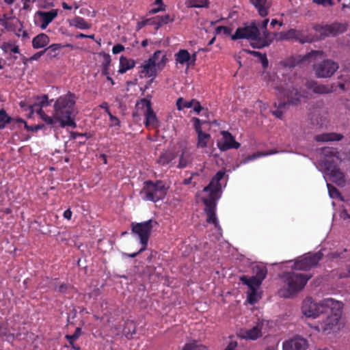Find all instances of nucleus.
Here are the masks:
<instances>
[{"label": "nucleus", "mask_w": 350, "mask_h": 350, "mask_svg": "<svg viewBox=\"0 0 350 350\" xmlns=\"http://www.w3.org/2000/svg\"><path fill=\"white\" fill-rule=\"evenodd\" d=\"M77 96L75 94L68 92L66 94L59 96L53 105L55 117L59 119V126L62 128L67 126L75 129L77 123L75 118V104Z\"/></svg>", "instance_id": "1"}, {"label": "nucleus", "mask_w": 350, "mask_h": 350, "mask_svg": "<svg viewBox=\"0 0 350 350\" xmlns=\"http://www.w3.org/2000/svg\"><path fill=\"white\" fill-rule=\"evenodd\" d=\"M277 33L265 31L260 36V32L255 21L245 27H239L234 34L231 36L232 40L238 39L251 40L250 45L254 49H262L269 46L274 40Z\"/></svg>", "instance_id": "2"}, {"label": "nucleus", "mask_w": 350, "mask_h": 350, "mask_svg": "<svg viewBox=\"0 0 350 350\" xmlns=\"http://www.w3.org/2000/svg\"><path fill=\"white\" fill-rule=\"evenodd\" d=\"M323 153L325 155L323 163L332 181L335 183L338 186H345V174L341 172L336 163V161L338 159L337 155L338 152L334 148H325L323 150Z\"/></svg>", "instance_id": "3"}, {"label": "nucleus", "mask_w": 350, "mask_h": 350, "mask_svg": "<svg viewBox=\"0 0 350 350\" xmlns=\"http://www.w3.org/2000/svg\"><path fill=\"white\" fill-rule=\"evenodd\" d=\"M278 96L287 98L286 102H280L278 104L274 103L275 110L272 111L273 115L282 120L284 113L286 111L287 106L289 105H297L300 103V99L305 96V92L300 89L292 87L291 89L284 90L282 88L277 87Z\"/></svg>", "instance_id": "4"}, {"label": "nucleus", "mask_w": 350, "mask_h": 350, "mask_svg": "<svg viewBox=\"0 0 350 350\" xmlns=\"http://www.w3.org/2000/svg\"><path fill=\"white\" fill-rule=\"evenodd\" d=\"M33 98L32 104L26 105L23 102V111L29 110L31 113L36 112L46 124L54 127L57 122H59V119L55 117V111H53V116H49L42 110V107L49 106L53 99L49 100L47 94L36 95Z\"/></svg>", "instance_id": "5"}, {"label": "nucleus", "mask_w": 350, "mask_h": 350, "mask_svg": "<svg viewBox=\"0 0 350 350\" xmlns=\"http://www.w3.org/2000/svg\"><path fill=\"white\" fill-rule=\"evenodd\" d=\"M167 190L168 187L163 180H148L144 182L139 195L145 201L157 202L165 198Z\"/></svg>", "instance_id": "6"}, {"label": "nucleus", "mask_w": 350, "mask_h": 350, "mask_svg": "<svg viewBox=\"0 0 350 350\" xmlns=\"http://www.w3.org/2000/svg\"><path fill=\"white\" fill-rule=\"evenodd\" d=\"M340 306V301L332 298L324 299L319 303L313 302L312 298H308L304 301L301 310L306 317L316 318L321 313L327 312V308H338Z\"/></svg>", "instance_id": "7"}, {"label": "nucleus", "mask_w": 350, "mask_h": 350, "mask_svg": "<svg viewBox=\"0 0 350 350\" xmlns=\"http://www.w3.org/2000/svg\"><path fill=\"white\" fill-rule=\"evenodd\" d=\"M311 278V274L297 273L293 271L284 273L282 279L286 286V294L284 296L288 297L301 291Z\"/></svg>", "instance_id": "8"}, {"label": "nucleus", "mask_w": 350, "mask_h": 350, "mask_svg": "<svg viewBox=\"0 0 350 350\" xmlns=\"http://www.w3.org/2000/svg\"><path fill=\"white\" fill-rule=\"evenodd\" d=\"M157 222L152 219H148L144 222L132 223L131 231L132 233L137 235L139 239L140 243L142 247L141 251H144L148 245V239L151 235L154 226L157 225Z\"/></svg>", "instance_id": "9"}, {"label": "nucleus", "mask_w": 350, "mask_h": 350, "mask_svg": "<svg viewBox=\"0 0 350 350\" xmlns=\"http://www.w3.org/2000/svg\"><path fill=\"white\" fill-rule=\"evenodd\" d=\"M342 304L340 302V307L338 308H327V311L328 315L327 317L320 322L317 326L316 329L319 332H329L334 327H336L341 317Z\"/></svg>", "instance_id": "10"}, {"label": "nucleus", "mask_w": 350, "mask_h": 350, "mask_svg": "<svg viewBox=\"0 0 350 350\" xmlns=\"http://www.w3.org/2000/svg\"><path fill=\"white\" fill-rule=\"evenodd\" d=\"M323 254L321 252L304 255L297 258L294 263V269L296 270L308 271L316 267L322 259Z\"/></svg>", "instance_id": "11"}, {"label": "nucleus", "mask_w": 350, "mask_h": 350, "mask_svg": "<svg viewBox=\"0 0 350 350\" xmlns=\"http://www.w3.org/2000/svg\"><path fill=\"white\" fill-rule=\"evenodd\" d=\"M313 68L317 77L328 78L335 73L339 66L337 62L327 59L320 63L314 64Z\"/></svg>", "instance_id": "12"}, {"label": "nucleus", "mask_w": 350, "mask_h": 350, "mask_svg": "<svg viewBox=\"0 0 350 350\" xmlns=\"http://www.w3.org/2000/svg\"><path fill=\"white\" fill-rule=\"evenodd\" d=\"M348 27L347 23H333L330 25H317L314 29L323 36H336L338 34L342 33L347 31Z\"/></svg>", "instance_id": "13"}, {"label": "nucleus", "mask_w": 350, "mask_h": 350, "mask_svg": "<svg viewBox=\"0 0 350 350\" xmlns=\"http://www.w3.org/2000/svg\"><path fill=\"white\" fill-rule=\"evenodd\" d=\"M263 322L258 321L256 324L252 328L241 329L237 334L239 338L245 340H255L260 338L262 334V329L263 327Z\"/></svg>", "instance_id": "14"}, {"label": "nucleus", "mask_w": 350, "mask_h": 350, "mask_svg": "<svg viewBox=\"0 0 350 350\" xmlns=\"http://www.w3.org/2000/svg\"><path fill=\"white\" fill-rule=\"evenodd\" d=\"M222 140L217 142V147L221 151L230 149H238L241 144L235 140L234 137L228 131H221Z\"/></svg>", "instance_id": "15"}, {"label": "nucleus", "mask_w": 350, "mask_h": 350, "mask_svg": "<svg viewBox=\"0 0 350 350\" xmlns=\"http://www.w3.org/2000/svg\"><path fill=\"white\" fill-rule=\"evenodd\" d=\"M142 102L144 103L146 107L144 122L146 127L152 126L153 128H157L159 126V122L155 112L152 108L151 102L146 98L142 99Z\"/></svg>", "instance_id": "16"}, {"label": "nucleus", "mask_w": 350, "mask_h": 350, "mask_svg": "<svg viewBox=\"0 0 350 350\" xmlns=\"http://www.w3.org/2000/svg\"><path fill=\"white\" fill-rule=\"evenodd\" d=\"M282 347L283 350H306L308 343L304 338L297 336L286 340Z\"/></svg>", "instance_id": "17"}, {"label": "nucleus", "mask_w": 350, "mask_h": 350, "mask_svg": "<svg viewBox=\"0 0 350 350\" xmlns=\"http://www.w3.org/2000/svg\"><path fill=\"white\" fill-rule=\"evenodd\" d=\"M306 86L307 87L308 89L312 90L314 93L319 94H329L336 90L334 84H319L317 81H306Z\"/></svg>", "instance_id": "18"}, {"label": "nucleus", "mask_w": 350, "mask_h": 350, "mask_svg": "<svg viewBox=\"0 0 350 350\" xmlns=\"http://www.w3.org/2000/svg\"><path fill=\"white\" fill-rule=\"evenodd\" d=\"M225 172L219 171L213 177L209 184L203 189L204 192H213V193H219L221 189L220 180L224 178Z\"/></svg>", "instance_id": "19"}, {"label": "nucleus", "mask_w": 350, "mask_h": 350, "mask_svg": "<svg viewBox=\"0 0 350 350\" xmlns=\"http://www.w3.org/2000/svg\"><path fill=\"white\" fill-rule=\"evenodd\" d=\"M250 3L257 10L261 17H266L269 14L271 4L268 0H250Z\"/></svg>", "instance_id": "20"}, {"label": "nucleus", "mask_w": 350, "mask_h": 350, "mask_svg": "<svg viewBox=\"0 0 350 350\" xmlns=\"http://www.w3.org/2000/svg\"><path fill=\"white\" fill-rule=\"evenodd\" d=\"M156 65L152 63L151 59H148L141 66L142 70L139 71L141 77H153L157 75Z\"/></svg>", "instance_id": "21"}, {"label": "nucleus", "mask_w": 350, "mask_h": 350, "mask_svg": "<svg viewBox=\"0 0 350 350\" xmlns=\"http://www.w3.org/2000/svg\"><path fill=\"white\" fill-rule=\"evenodd\" d=\"M37 14L41 19V27L45 29L57 16V11L56 10H52L49 12L38 11Z\"/></svg>", "instance_id": "22"}, {"label": "nucleus", "mask_w": 350, "mask_h": 350, "mask_svg": "<svg viewBox=\"0 0 350 350\" xmlns=\"http://www.w3.org/2000/svg\"><path fill=\"white\" fill-rule=\"evenodd\" d=\"M208 193V196L202 200L205 205V213L216 211V200L219 198V193Z\"/></svg>", "instance_id": "23"}, {"label": "nucleus", "mask_w": 350, "mask_h": 350, "mask_svg": "<svg viewBox=\"0 0 350 350\" xmlns=\"http://www.w3.org/2000/svg\"><path fill=\"white\" fill-rule=\"evenodd\" d=\"M343 138V135L340 133H322L317 135L314 137L317 142H332V141H340Z\"/></svg>", "instance_id": "24"}, {"label": "nucleus", "mask_w": 350, "mask_h": 350, "mask_svg": "<svg viewBox=\"0 0 350 350\" xmlns=\"http://www.w3.org/2000/svg\"><path fill=\"white\" fill-rule=\"evenodd\" d=\"M4 27L5 29L10 31H21L22 30V23L21 22L16 18H10L6 16Z\"/></svg>", "instance_id": "25"}, {"label": "nucleus", "mask_w": 350, "mask_h": 350, "mask_svg": "<svg viewBox=\"0 0 350 350\" xmlns=\"http://www.w3.org/2000/svg\"><path fill=\"white\" fill-rule=\"evenodd\" d=\"M135 66V62L132 59H129L123 55L120 57V68L118 72L120 74L125 73L127 70H131Z\"/></svg>", "instance_id": "26"}, {"label": "nucleus", "mask_w": 350, "mask_h": 350, "mask_svg": "<svg viewBox=\"0 0 350 350\" xmlns=\"http://www.w3.org/2000/svg\"><path fill=\"white\" fill-rule=\"evenodd\" d=\"M49 37L45 33H40L33 38L32 46L34 49L45 47L49 43Z\"/></svg>", "instance_id": "27"}, {"label": "nucleus", "mask_w": 350, "mask_h": 350, "mask_svg": "<svg viewBox=\"0 0 350 350\" xmlns=\"http://www.w3.org/2000/svg\"><path fill=\"white\" fill-rule=\"evenodd\" d=\"M240 280L243 284L247 285L249 289L258 288L262 284L261 281L254 276L249 278L243 275L240 277Z\"/></svg>", "instance_id": "28"}, {"label": "nucleus", "mask_w": 350, "mask_h": 350, "mask_svg": "<svg viewBox=\"0 0 350 350\" xmlns=\"http://www.w3.org/2000/svg\"><path fill=\"white\" fill-rule=\"evenodd\" d=\"M174 21V16L165 14L164 16H157L152 18V23L156 25V29H159L164 25Z\"/></svg>", "instance_id": "29"}, {"label": "nucleus", "mask_w": 350, "mask_h": 350, "mask_svg": "<svg viewBox=\"0 0 350 350\" xmlns=\"http://www.w3.org/2000/svg\"><path fill=\"white\" fill-rule=\"evenodd\" d=\"M174 56L176 62L182 65L188 63L191 59L190 53L186 49H180Z\"/></svg>", "instance_id": "30"}, {"label": "nucleus", "mask_w": 350, "mask_h": 350, "mask_svg": "<svg viewBox=\"0 0 350 350\" xmlns=\"http://www.w3.org/2000/svg\"><path fill=\"white\" fill-rule=\"evenodd\" d=\"M176 158L174 152L166 150L161 154L157 159V163L161 165H166Z\"/></svg>", "instance_id": "31"}, {"label": "nucleus", "mask_w": 350, "mask_h": 350, "mask_svg": "<svg viewBox=\"0 0 350 350\" xmlns=\"http://www.w3.org/2000/svg\"><path fill=\"white\" fill-rule=\"evenodd\" d=\"M64 48L62 44H52L47 48H45L44 52L46 55L50 58L53 59L58 56L59 51Z\"/></svg>", "instance_id": "32"}, {"label": "nucleus", "mask_w": 350, "mask_h": 350, "mask_svg": "<svg viewBox=\"0 0 350 350\" xmlns=\"http://www.w3.org/2000/svg\"><path fill=\"white\" fill-rule=\"evenodd\" d=\"M70 25L80 29H89L92 25L81 16L75 17L70 22Z\"/></svg>", "instance_id": "33"}, {"label": "nucleus", "mask_w": 350, "mask_h": 350, "mask_svg": "<svg viewBox=\"0 0 350 350\" xmlns=\"http://www.w3.org/2000/svg\"><path fill=\"white\" fill-rule=\"evenodd\" d=\"M338 82V86L342 90H345L346 88L350 86V70H345L340 75Z\"/></svg>", "instance_id": "34"}, {"label": "nucleus", "mask_w": 350, "mask_h": 350, "mask_svg": "<svg viewBox=\"0 0 350 350\" xmlns=\"http://www.w3.org/2000/svg\"><path fill=\"white\" fill-rule=\"evenodd\" d=\"M148 59H151L156 66L165 65L167 61L166 55L161 51H157Z\"/></svg>", "instance_id": "35"}, {"label": "nucleus", "mask_w": 350, "mask_h": 350, "mask_svg": "<svg viewBox=\"0 0 350 350\" xmlns=\"http://www.w3.org/2000/svg\"><path fill=\"white\" fill-rule=\"evenodd\" d=\"M254 277L262 282L267 274V269L262 265H256L252 268Z\"/></svg>", "instance_id": "36"}, {"label": "nucleus", "mask_w": 350, "mask_h": 350, "mask_svg": "<svg viewBox=\"0 0 350 350\" xmlns=\"http://www.w3.org/2000/svg\"><path fill=\"white\" fill-rule=\"evenodd\" d=\"M103 57V62L102 63V71L101 73L103 75H109V66L111 62V56L109 54L106 53H102L100 54Z\"/></svg>", "instance_id": "37"}, {"label": "nucleus", "mask_w": 350, "mask_h": 350, "mask_svg": "<svg viewBox=\"0 0 350 350\" xmlns=\"http://www.w3.org/2000/svg\"><path fill=\"white\" fill-rule=\"evenodd\" d=\"M191 161L192 159L190 154L186 152L185 150H183L180 156L177 167L180 169L185 168L188 165L189 163H191Z\"/></svg>", "instance_id": "38"}, {"label": "nucleus", "mask_w": 350, "mask_h": 350, "mask_svg": "<svg viewBox=\"0 0 350 350\" xmlns=\"http://www.w3.org/2000/svg\"><path fill=\"white\" fill-rule=\"evenodd\" d=\"M194 102H196V99L187 101L185 100L183 98L180 97L176 102V108L178 111H181L185 108H191L193 107Z\"/></svg>", "instance_id": "39"}, {"label": "nucleus", "mask_w": 350, "mask_h": 350, "mask_svg": "<svg viewBox=\"0 0 350 350\" xmlns=\"http://www.w3.org/2000/svg\"><path fill=\"white\" fill-rule=\"evenodd\" d=\"M210 137L211 135L208 133L204 132L198 133L197 146L201 148L207 147L208 142Z\"/></svg>", "instance_id": "40"}, {"label": "nucleus", "mask_w": 350, "mask_h": 350, "mask_svg": "<svg viewBox=\"0 0 350 350\" xmlns=\"http://www.w3.org/2000/svg\"><path fill=\"white\" fill-rule=\"evenodd\" d=\"M247 53L253 55L254 57H258V59L261 62L262 66L264 68H266L268 66V59L265 53L262 54L259 51L250 50H247Z\"/></svg>", "instance_id": "41"}, {"label": "nucleus", "mask_w": 350, "mask_h": 350, "mask_svg": "<svg viewBox=\"0 0 350 350\" xmlns=\"http://www.w3.org/2000/svg\"><path fill=\"white\" fill-rule=\"evenodd\" d=\"M208 0H187L185 5L187 8H205L208 6Z\"/></svg>", "instance_id": "42"}, {"label": "nucleus", "mask_w": 350, "mask_h": 350, "mask_svg": "<svg viewBox=\"0 0 350 350\" xmlns=\"http://www.w3.org/2000/svg\"><path fill=\"white\" fill-rule=\"evenodd\" d=\"M257 289L258 288L250 289V292L247 293V301L250 304H256L260 298Z\"/></svg>", "instance_id": "43"}, {"label": "nucleus", "mask_w": 350, "mask_h": 350, "mask_svg": "<svg viewBox=\"0 0 350 350\" xmlns=\"http://www.w3.org/2000/svg\"><path fill=\"white\" fill-rule=\"evenodd\" d=\"M348 250L347 249H343L340 251L337 250L335 252H330L328 255L329 258L330 259H342L347 258L349 255L347 254Z\"/></svg>", "instance_id": "44"}, {"label": "nucleus", "mask_w": 350, "mask_h": 350, "mask_svg": "<svg viewBox=\"0 0 350 350\" xmlns=\"http://www.w3.org/2000/svg\"><path fill=\"white\" fill-rule=\"evenodd\" d=\"M276 151H271L270 152H258L257 153H254L252 155H250L248 157H247L246 158H245L243 161H241V163H247V162L250 161H252L256 158H258V157H262V156H267L268 154H274L275 153Z\"/></svg>", "instance_id": "45"}, {"label": "nucleus", "mask_w": 350, "mask_h": 350, "mask_svg": "<svg viewBox=\"0 0 350 350\" xmlns=\"http://www.w3.org/2000/svg\"><path fill=\"white\" fill-rule=\"evenodd\" d=\"M10 117L8 116L4 109H0V129L5 128V125L10 122Z\"/></svg>", "instance_id": "46"}, {"label": "nucleus", "mask_w": 350, "mask_h": 350, "mask_svg": "<svg viewBox=\"0 0 350 350\" xmlns=\"http://www.w3.org/2000/svg\"><path fill=\"white\" fill-rule=\"evenodd\" d=\"M215 213L216 211L206 213L207 215L206 222L208 224H213L215 228H217L219 225Z\"/></svg>", "instance_id": "47"}, {"label": "nucleus", "mask_w": 350, "mask_h": 350, "mask_svg": "<svg viewBox=\"0 0 350 350\" xmlns=\"http://www.w3.org/2000/svg\"><path fill=\"white\" fill-rule=\"evenodd\" d=\"M71 288L72 286L69 284L62 283L59 285H56L55 290V291L61 293H66Z\"/></svg>", "instance_id": "48"}, {"label": "nucleus", "mask_w": 350, "mask_h": 350, "mask_svg": "<svg viewBox=\"0 0 350 350\" xmlns=\"http://www.w3.org/2000/svg\"><path fill=\"white\" fill-rule=\"evenodd\" d=\"M329 194L331 198H338L340 196V192L338 190L331 184L327 183V184Z\"/></svg>", "instance_id": "49"}, {"label": "nucleus", "mask_w": 350, "mask_h": 350, "mask_svg": "<svg viewBox=\"0 0 350 350\" xmlns=\"http://www.w3.org/2000/svg\"><path fill=\"white\" fill-rule=\"evenodd\" d=\"M215 32L217 34L223 32L224 35L230 36L232 32V28L226 26H218L215 29Z\"/></svg>", "instance_id": "50"}, {"label": "nucleus", "mask_w": 350, "mask_h": 350, "mask_svg": "<svg viewBox=\"0 0 350 350\" xmlns=\"http://www.w3.org/2000/svg\"><path fill=\"white\" fill-rule=\"evenodd\" d=\"M312 2L323 7H331L335 5L334 0H312Z\"/></svg>", "instance_id": "51"}, {"label": "nucleus", "mask_w": 350, "mask_h": 350, "mask_svg": "<svg viewBox=\"0 0 350 350\" xmlns=\"http://www.w3.org/2000/svg\"><path fill=\"white\" fill-rule=\"evenodd\" d=\"M323 53L322 51H312L311 53H308L306 58L310 61L311 60H313V59H316L317 58V57H321L323 55Z\"/></svg>", "instance_id": "52"}, {"label": "nucleus", "mask_w": 350, "mask_h": 350, "mask_svg": "<svg viewBox=\"0 0 350 350\" xmlns=\"http://www.w3.org/2000/svg\"><path fill=\"white\" fill-rule=\"evenodd\" d=\"M193 121L194 122L193 126H194V129H195L196 133L198 134L200 133H203V131L202 130V127H201V125H202L201 120L198 118H193Z\"/></svg>", "instance_id": "53"}, {"label": "nucleus", "mask_w": 350, "mask_h": 350, "mask_svg": "<svg viewBox=\"0 0 350 350\" xmlns=\"http://www.w3.org/2000/svg\"><path fill=\"white\" fill-rule=\"evenodd\" d=\"M150 24H153L152 18L145 19L142 21H139L137 23V26H136L137 30H139L142 28H143L144 27H145L146 25H150Z\"/></svg>", "instance_id": "54"}, {"label": "nucleus", "mask_w": 350, "mask_h": 350, "mask_svg": "<svg viewBox=\"0 0 350 350\" xmlns=\"http://www.w3.org/2000/svg\"><path fill=\"white\" fill-rule=\"evenodd\" d=\"M79 137H85L86 138L90 137V136L88 135L87 133H80L75 132V131H71L70 133V137L72 139H76Z\"/></svg>", "instance_id": "55"}, {"label": "nucleus", "mask_w": 350, "mask_h": 350, "mask_svg": "<svg viewBox=\"0 0 350 350\" xmlns=\"http://www.w3.org/2000/svg\"><path fill=\"white\" fill-rule=\"evenodd\" d=\"M124 46L121 44H117L112 48V53L115 55L118 54L124 51Z\"/></svg>", "instance_id": "56"}, {"label": "nucleus", "mask_w": 350, "mask_h": 350, "mask_svg": "<svg viewBox=\"0 0 350 350\" xmlns=\"http://www.w3.org/2000/svg\"><path fill=\"white\" fill-rule=\"evenodd\" d=\"M269 22V18H265L260 23L257 25L259 29H261L262 30V33L265 32V31H269L267 29Z\"/></svg>", "instance_id": "57"}, {"label": "nucleus", "mask_w": 350, "mask_h": 350, "mask_svg": "<svg viewBox=\"0 0 350 350\" xmlns=\"http://www.w3.org/2000/svg\"><path fill=\"white\" fill-rule=\"evenodd\" d=\"M23 124L27 129L30 130V131H38V130H40L44 127V124H37L33 126H29L27 124L26 122L24 120H23Z\"/></svg>", "instance_id": "58"}, {"label": "nucleus", "mask_w": 350, "mask_h": 350, "mask_svg": "<svg viewBox=\"0 0 350 350\" xmlns=\"http://www.w3.org/2000/svg\"><path fill=\"white\" fill-rule=\"evenodd\" d=\"M237 342L231 340L224 350H237Z\"/></svg>", "instance_id": "59"}, {"label": "nucleus", "mask_w": 350, "mask_h": 350, "mask_svg": "<svg viewBox=\"0 0 350 350\" xmlns=\"http://www.w3.org/2000/svg\"><path fill=\"white\" fill-rule=\"evenodd\" d=\"M8 334V329L7 326L0 323V336H5Z\"/></svg>", "instance_id": "60"}, {"label": "nucleus", "mask_w": 350, "mask_h": 350, "mask_svg": "<svg viewBox=\"0 0 350 350\" xmlns=\"http://www.w3.org/2000/svg\"><path fill=\"white\" fill-rule=\"evenodd\" d=\"M6 51H9L11 53H19V47L18 46H15L12 44H8V46H6Z\"/></svg>", "instance_id": "61"}, {"label": "nucleus", "mask_w": 350, "mask_h": 350, "mask_svg": "<svg viewBox=\"0 0 350 350\" xmlns=\"http://www.w3.org/2000/svg\"><path fill=\"white\" fill-rule=\"evenodd\" d=\"M45 53L44 50L38 51L36 53L30 57L28 60L29 61H33V60H38L41 56H42Z\"/></svg>", "instance_id": "62"}, {"label": "nucleus", "mask_w": 350, "mask_h": 350, "mask_svg": "<svg viewBox=\"0 0 350 350\" xmlns=\"http://www.w3.org/2000/svg\"><path fill=\"white\" fill-rule=\"evenodd\" d=\"M197 346L196 343H187L184 345L182 350H196Z\"/></svg>", "instance_id": "63"}, {"label": "nucleus", "mask_w": 350, "mask_h": 350, "mask_svg": "<svg viewBox=\"0 0 350 350\" xmlns=\"http://www.w3.org/2000/svg\"><path fill=\"white\" fill-rule=\"evenodd\" d=\"M338 277L340 278H350V265H349L347 268V271H341L338 273Z\"/></svg>", "instance_id": "64"}]
</instances>
